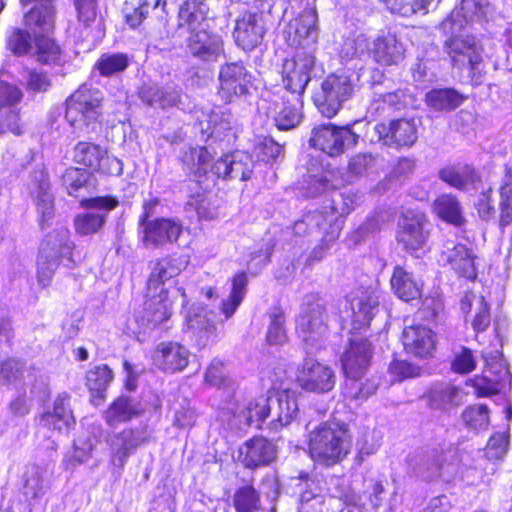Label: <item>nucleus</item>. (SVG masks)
Instances as JSON below:
<instances>
[{
  "label": "nucleus",
  "mask_w": 512,
  "mask_h": 512,
  "mask_svg": "<svg viewBox=\"0 0 512 512\" xmlns=\"http://www.w3.org/2000/svg\"><path fill=\"white\" fill-rule=\"evenodd\" d=\"M104 212H86L76 216L74 220L76 232L89 235L98 232L106 220Z\"/></svg>",
  "instance_id": "nucleus-57"
},
{
  "label": "nucleus",
  "mask_w": 512,
  "mask_h": 512,
  "mask_svg": "<svg viewBox=\"0 0 512 512\" xmlns=\"http://www.w3.org/2000/svg\"><path fill=\"white\" fill-rule=\"evenodd\" d=\"M402 341L405 351L418 358L431 356L435 348L434 333L430 328L421 324L405 327Z\"/></svg>",
  "instance_id": "nucleus-22"
},
{
  "label": "nucleus",
  "mask_w": 512,
  "mask_h": 512,
  "mask_svg": "<svg viewBox=\"0 0 512 512\" xmlns=\"http://www.w3.org/2000/svg\"><path fill=\"white\" fill-rule=\"evenodd\" d=\"M219 96L225 102H231L234 96L248 93L251 75L241 62H231L223 65L219 72Z\"/></svg>",
  "instance_id": "nucleus-16"
},
{
  "label": "nucleus",
  "mask_w": 512,
  "mask_h": 512,
  "mask_svg": "<svg viewBox=\"0 0 512 512\" xmlns=\"http://www.w3.org/2000/svg\"><path fill=\"white\" fill-rule=\"evenodd\" d=\"M314 65L315 57L305 51H298L292 59H287L282 69V82L286 90L284 95L302 97Z\"/></svg>",
  "instance_id": "nucleus-11"
},
{
  "label": "nucleus",
  "mask_w": 512,
  "mask_h": 512,
  "mask_svg": "<svg viewBox=\"0 0 512 512\" xmlns=\"http://www.w3.org/2000/svg\"><path fill=\"white\" fill-rule=\"evenodd\" d=\"M303 99L299 96L283 95L282 107L274 117L280 130H290L298 126L302 119Z\"/></svg>",
  "instance_id": "nucleus-37"
},
{
  "label": "nucleus",
  "mask_w": 512,
  "mask_h": 512,
  "mask_svg": "<svg viewBox=\"0 0 512 512\" xmlns=\"http://www.w3.org/2000/svg\"><path fill=\"white\" fill-rule=\"evenodd\" d=\"M187 49L201 60H216L224 51L222 37L208 30L207 26L189 32Z\"/></svg>",
  "instance_id": "nucleus-19"
},
{
  "label": "nucleus",
  "mask_w": 512,
  "mask_h": 512,
  "mask_svg": "<svg viewBox=\"0 0 512 512\" xmlns=\"http://www.w3.org/2000/svg\"><path fill=\"white\" fill-rule=\"evenodd\" d=\"M445 49L454 66L475 70L482 61V47L472 35L454 36L445 42Z\"/></svg>",
  "instance_id": "nucleus-15"
},
{
  "label": "nucleus",
  "mask_w": 512,
  "mask_h": 512,
  "mask_svg": "<svg viewBox=\"0 0 512 512\" xmlns=\"http://www.w3.org/2000/svg\"><path fill=\"white\" fill-rule=\"evenodd\" d=\"M73 160L92 171L106 175L119 176L123 172L122 161L93 142L79 141L73 148Z\"/></svg>",
  "instance_id": "nucleus-10"
},
{
  "label": "nucleus",
  "mask_w": 512,
  "mask_h": 512,
  "mask_svg": "<svg viewBox=\"0 0 512 512\" xmlns=\"http://www.w3.org/2000/svg\"><path fill=\"white\" fill-rule=\"evenodd\" d=\"M101 102L97 89L82 85L66 100L65 119L75 130L87 132L101 115Z\"/></svg>",
  "instance_id": "nucleus-7"
},
{
  "label": "nucleus",
  "mask_w": 512,
  "mask_h": 512,
  "mask_svg": "<svg viewBox=\"0 0 512 512\" xmlns=\"http://www.w3.org/2000/svg\"><path fill=\"white\" fill-rule=\"evenodd\" d=\"M362 377L347 378L344 387V395L347 399L365 401L378 390L379 383L376 378H368L364 382Z\"/></svg>",
  "instance_id": "nucleus-46"
},
{
  "label": "nucleus",
  "mask_w": 512,
  "mask_h": 512,
  "mask_svg": "<svg viewBox=\"0 0 512 512\" xmlns=\"http://www.w3.org/2000/svg\"><path fill=\"white\" fill-rule=\"evenodd\" d=\"M442 181L458 190H467L474 187L480 180L475 169L469 165L446 167L439 172Z\"/></svg>",
  "instance_id": "nucleus-39"
},
{
  "label": "nucleus",
  "mask_w": 512,
  "mask_h": 512,
  "mask_svg": "<svg viewBox=\"0 0 512 512\" xmlns=\"http://www.w3.org/2000/svg\"><path fill=\"white\" fill-rule=\"evenodd\" d=\"M426 103L438 111L454 110L459 107L464 97L451 88L433 89L426 94Z\"/></svg>",
  "instance_id": "nucleus-45"
},
{
  "label": "nucleus",
  "mask_w": 512,
  "mask_h": 512,
  "mask_svg": "<svg viewBox=\"0 0 512 512\" xmlns=\"http://www.w3.org/2000/svg\"><path fill=\"white\" fill-rule=\"evenodd\" d=\"M73 245L69 230L60 228L49 233L41 244L37 259V280L42 287L49 286L62 259L73 263Z\"/></svg>",
  "instance_id": "nucleus-5"
},
{
  "label": "nucleus",
  "mask_w": 512,
  "mask_h": 512,
  "mask_svg": "<svg viewBox=\"0 0 512 512\" xmlns=\"http://www.w3.org/2000/svg\"><path fill=\"white\" fill-rule=\"evenodd\" d=\"M433 210L439 218L456 226L462 225L464 222L460 203L451 194L438 196L433 203Z\"/></svg>",
  "instance_id": "nucleus-42"
},
{
  "label": "nucleus",
  "mask_w": 512,
  "mask_h": 512,
  "mask_svg": "<svg viewBox=\"0 0 512 512\" xmlns=\"http://www.w3.org/2000/svg\"><path fill=\"white\" fill-rule=\"evenodd\" d=\"M241 461L247 468H256L271 463L277 454L276 446L264 437H254L239 450Z\"/></svg>",
  "instance_id": "nucleus-24"
},
{
  "label": "nucleus",
  "mask_w": 512,
  "mask_h": 512,
  "mask_svg": "<svg viewBox=\"0 0 512 512\" xmlns=\"http://www.w3.org/2000/svg\"><path fill=\"white\" fill-rule=\"evenodd\" d=\"M106 442L111 450V463L118 468H123L131 453L144 442V437L138 430L124 429L108 436Z\"/></svg>",
  "instance_id": "nucleus-21"
},
{
  "label": "nucleus",
  "mask_w": 512,
  "mask_h": 512,
  "mask_svg": "<svg viewBox=\"0 0 512 512\" xmlns=\"http://www.w3.org/2000/svg\"><path fill=\"white\" fill-rule=\"evenodd\" d=\"M137 413V409L132 400L128 397L121 396L112 402L106 410L104 417L109 426H116L131 420Z\"/></svg>",
  "instance_id": "nucleus-44"
},
{
  "label": "nucleus",
  "mask_w": 512,
  "mask_h": 512,
  "mask_svg": "<svg viewBox=\"0 0 512 512\" xmlns=\"http://www.w3.org/2000/svg\"><path fill=\"white\" fill-rule=\"evenodd\" d=\"M143 310L136 315L137 321L145 329H150L167 320L171 315V302L164 288L159 292H149Z\"/></svg>",
  "instance_id": "nucleus-20"
},
{
  "label": "nucleus",
  "mask_w": 512,
  "mask_h": 512,
  "mask_svg": "<svg viewBox=\"0 0 512 512\" xmlns=\"http://www.w3.org/2000/svg\"><path fill=\"white\" fill-rule=\"evenodd\" d=\"M112 379V370L107 365H98L87 372L86 385L91 392L102 396Z\"/></svg>",
  "instance_id": "nucleus-54"
},
{
  "label": "nucleus",
  "mask_w": 512,
  "mask_h": 512,
  "mask_svg": "<svg viewBox=\"0 0 512 512\" xmlns=\"http://www.w3.org/2000/svg\"><path fill=\"white\" fill-rule=\"evenodd\" d=\"M442 257L460 276L467 279H474L477 275L475 266V255L473 251L462 244H454L448 241L442 251Z\"/></svg>",
  "instance_id": "nucleus-25"
},
{
  "label": "nucleus",
  "mask_w": 512,
  "mask_h": 512,
  "mask_svg": "<svg viewBox=\"0 0 512 512\" xmlns=\"http://www.w3.org/2000/svg\"><path fill=\"white\" fill-rule=\"evenodd\" d=\"M47 467L38 464H29L26 466L22 475V493L26 499L32 503L40 499L46 492Z\"/></svg>",
  "instance_id": "nucleus-34"
},
{
  "label": "nucleus",
  "mask_w": 512,
  "mask_h": 512,
  "mask_svg": "<svg viewBox=\"0 0 512 512\" xmlns=\"http://www.w3.org/2000/svg\"><path fill=\"white\" fill-rule=\"evenodd\" d=\"M464 398L462 390L447 383L435 384L429 391L428 400L432 408L449 409L458 406Z\"/></svg>",
  "instance_id": "nucleus-38"
},
{
  "label": "nucleus",
  "mask_w": 512,
  "mask_h": 512,
  "mask_svg": "<svg viewBox=\"0 0 512 512\" xmlns=\"http://www.w3.org/2000/svg\"><path fill=\"white\" fill-rule=\"evenodd\" d=\"M442 452L433 450L422 455L420 460L413 465V470L418 477L426 481L439 479Z\"/></svg>",
  "instance_id": "nucleus-50"
},
{
  "label": "nucleus",
  "mask_w": 512,
  "mask_h": 512,
  "mask_svg": "<svg viewBox=\"0 0 512 512\" xmlns=\"http://www.w3.org/2000/svg\"><path fill=\"white\" fill-rule=\"evenodd\" d=\"M510 434L508 431L496 432L490 438L486 446V454L491 459H500L508 451Z\"/></svg>",
  "instance_id": "nucleus-62"
},
{
  "label": "nucleus",
  "mask_w": 512,
  "mask_h": 512,
  "mask_svg": "<svg viewBox=\"0 0 512 512\" xmlns=\"http://www.w3.org/2000/svg\"><path fill=\"white\" fill-rule=\"evenodd\" d=\"M325 304L317 295L305 297L301 312L296 320V333L302 340L307 353H314L322 347L327 334Z\"/></svg>",
  "instance_id": "nucleus-4"
},
{
  "label": "nucleus",
  "mask_w": 512,
  "mask_h": 512,
  "mask_svg": "<svg viewBox=\"0 0 512 512\" xmlns=\"http://www.w3.org/2000/svg\"><path fill=\"white\" fill-rule=\"evenodd\" d=\"M182 163L197 182L210 172L217 179L246 181L250 179L254 162L245 152L236 151L211 163L212 155L206 147H188L181 156Z\"/></svg>",
  "instance_id": "nucleus-1"
},
{
  "label": "nucleus",
  "mask_w": 512,
  "mask_h": 512,
  "mask_svg": "<svg viewBox=\"0 0 512 512\" xmlns=\"http://www.w3.org/2000/svg\"><path fill=\"white\" fill-rule=\"evenodd\" d=\"M55 0H21L23 5L36 3V5L25 14V25L31 29H38L41 32L49 33L54 28Z\"/></svg>",
  "instance_id": "nucleus-27"
},
{
  "label": "nucleus",
  "mask_w": 512,
  "mask_h": 512,
  "mask_svg": "<svg viewBox=\"0 0 512 512\" xmlns=\"http://www.w3.org/2000/svg\"><path fill=\"white\" fill-rule=\"evenodd\" d=\"M190 352L184 346L174 342L160 343L154 353V364L165 372L182 371L189 363Z\"/></svg>",
  "instance_id": "nucleus-23"
},
{
  "label": "nucleus",
  "mask_w": 512,
  "mask_h": 512,
  "mask_svg": "<svg viewBox=\"0 0 512 512\" xmlns=\"http://www.w3.org/2000/svg\"><path fill=\"white\" fill-rule=\"evenodd\" d=\"M188 263L187 256H174L157 261L148 279V291L159 292L163 288L162 284L166 280L177 276L187 267Z\"/></svg>",
  "instance_id": "nucleus-30"
},
{
  "label": "nucleus",
  "mask_w": 512,
  "mask_h": 512,
  "mask_svg": "<svg viewBox=\"0 0 512 512\" xmlns=\"http://www.w3.org/2000/svg\"><path fill=\"white\" fill-rule=\"evenodd\" d=\"M429 222L421 212L407 211L399 220L397 240L407 251L422 249L429 237Z\"/></svg>",
  "instance_id": "nucleus-13"
},
{
  "label": "nucleus",
  "mask_w": 512,
  "mask_h": 512,
  "mask_svg": "<svg viewBox=\"0 0 512 512\" xmlns=\"http://www.w3.org/2000/svg\"><path fill=\"white\" fill-rule=\"evenodd\" d=\"M462 419L467 427L473 430L486 429L489 424V410L486 405L467 407L462 413Z\"/></svg>",
  "instance_id": "nucleus-60"
},
{
  "label": "nucleus",
  "mask_w": 512,
  "mask_h": 512,
  "mask_svg": "<svg viewBox=\"0 0 512 512\" xmlns=\"http://www.w3.org/2000/svg\"><path fill=\"white\" fill-rule=\"evenodd\" d=\"M186 322L191 330L203 333L205 336L211 335L216 330L214 322L208 318L203 307L189 310L186 314Z\"/></svg>",
  "instance_id": "nucleus-58"
},
{
  "label": "nucleus",
  "mask_w": 512,
  "mask_h": 512,
  "mask_svg": "<svg viewBox=\"0 0 512 512\" xmlns=\"http://www.w3.org/2000/svg\"><path fill=\"white\" fill-rule=\"evenodd\" d=\"M234 118L228 109L216 108L208 115V127L210 136L219 137L233 127Z\"/></svg>",
  "instance_id": "nucleus-56"
},
{
  "label": "nucleus",
  "mask_w": 512,
  "mask_h": 512,
  "mask_svg": "<svg viewBox=\"0 0 512 512\" xmlns=\"http://www.w3.org/2000/svg\"><path fill=\"white\" fill-rule=\"evenodd\" d=\"M208 6L204 0H186L179 8L177 27L192 32L207 26Z\"/></svg>",
  "instance_id": "nucleus-33"
},
{
  "label": "nucleus",
  "mask_w": 512,
  "mask_h": 512,
  "mask_svg": "<svg viewBox=\"0 0 512 512\" xmlns=\"http://www.w3.org/2000/svg\"><path fill=\"white\" fill-rule=\"evenodd\" d=\"M31 179V194L36 199L41 221L50 220L54 215V204L47 173L43 168L35 169L31 173Z\"/></svg>",
  "instance_id": "nucleus-29"
},
{
  "label": "nucleus",
  "mask_w": 512,
  "mask_h": 512,
  "mask_svg": "<svg viewBox=\"0 0 512 512\" xmlns=\"http://www.w3.org/2000/svg\"><path fill=\"white\" fill-rule=\"evenodd\" d=\"M318 14L314 8L304 9L291 23L295 37L302 46H310L317 42L319 36Z\"/></svg>",
  "instance_id": "nucleus-35"
},
{
  "label": "nucleus",
  "mask_w": 512,
  "mask_h": 512,
  "mask_svg": "<svg viewBox=\"0 0 512 512\" xmlns=\"http://www.w3.org/2000/svg\"><path fill=\"white\" fill-rule=\"evenodd\" d=\"M377 141L392 148L411 147L418 139L417 126L410 119H395L389 122L378 123L373 128Z\"/></svg>",
  "instance_id": "nucleus-12"
},
{
  "label": "nucleus",
  "mask_w": 512,
  "mask_h": 512,
  "mask_svg": "<svg viewBox=\"0 0 512 512\" xmlns=\"http://www.w3.org/2000/svg\"><path fill=\"white\" fill-rule=\"evenodd\" d=\"M35 55L37 60L43 64L58 65L62 62V52L59 45L51 38L38 35L35 36Z\"/></svg>",
  "instance_id": "nucleus-49"
},
{
  "label": "nucleus",
  "mask_w": 512,
  "mask_h": 512,
  "mask_svg": "<svg viewBox=\"0 0 512 512\" xmlns=\"http://www.w3.org/2000/svg\"><path fill=\"white\" fill-rule=\"evenodd\" d=\"M143 227L145 245L155 247L176 241L182 231L178 222L165 218L147 222Z\"/></svg>",
  "instance_id": "nucleus-26"
},
{
  "label": "nucleus",
  "mask_w": 512,
  "mask_h": 512,
  "mask_svg": "<svg viewBox=\"0 0 512 512\" xmlns=\"http://www.w3.org/2000/svg\"><path fill=\"white\" fill-rule=\"evenodd\" d=\"M359 76L355 73H333L321 84V90L315 95V104L327 118L335 116L343 103L349 100L357 87Z\"/></svg>",
  "instance_id": "nucleus-6"
},
{
  "label": "nucleus",
  "mask_w": 512,
  "mask_h": 512,
  "mask_svg": "<svg viewBox=\"0 0 512 512\" xmlns=\"http://www.w3.org/2000/svg\"><path fill=\"white\" fill-rule=\"evenodd\" d=\"M40 424L44 427L58 430L59 432L68 431L74 424V417L72 412H66V414L61 415L46 412L41 416Z\"/></svg>",
  "instance_id": "nucleus-63"
},
{
  "label": "nucleus",
  "mask_w": 512,
  "mask_h": 512,
  "mask_svg": "<svg viewBox=\"0 0 512 512\" xmlns=\"http://www.w3.org/2000/svg\"><path fill=\"white\" fill-rule=\"evenodd\" d=\"M91 437H88L86 441L78 440L74 443V454L67 461V467H75L76 465L86 462L90 457L97 443L103 434L101 425L93 424L90 426Z\"/></svg>",
  "instance_id": "nucleus-43"
},
{
  "label": "nucleus",
  "mask_w": 512,
  "mask_h": 512,
  "mask_svg": "<svg viewBox=\"0 0 512 512\" xmlns=\"http://www.w3.org/2000/svg\"><path fill=\"white\" fill-rule=\"evenodd\" d=\"M482 357L485 362L483 371L486 372V375L497 377L500 382L512 384V377L502 353L497 350H490L483 352Z\"/></svg>",
  "instance_id": "nucleus-48"
},
{
  "label": "nucleus",
  "mask_w": 512,
  "mask_h": 512,
  "mask_svg": "<svg viewBox=\"0 0 512 512\" xmlns=\"http://www.w3.org/2000/svg\"><path fill=\"white\" fill-rule=\"evenodd\" d=\"M372 357L370 342L361 336H355L349 342L341 362L347 378L362 377L370 365Z\"/></svg>",
  "instance_id": "nucleus-18"
},
{
  "label": "nucleus",
  "mask_w": 512,
  "mask_h": 512,
  "mask_svg": "<svg viewBox=\"0 0 512 512\" xmlns=\"http://www.w3.org/2000/svg\"><path fill=\"white\" fill-rule=\"evenodd\" d=\"M311 458L324 466L341 462L350 452V440L346 428L334 423H323L310 432Z\"/></svg>",
  "instance_id": "nucleus-3"
},
{
  "label": "nucleus",
  "mask_w": 512,
  "mask_h": 512,
  "mask_svg": "<svg viewBox=\"0 0 512 512\" xmlns=\"http://www.w3.org/2000/svg\"><path fill=\"white\" fill-rule=\"evenodd\" d=\"M139 97L150 107L165 109L180 101V92L174 89H161L157 86L144 85L139 91Z\"/></svg>",
  "instance_id": "nucleus-41"
},
{
  "label": "nucleus",
  "mask_w": 512,
  "mask_h": 512,
  "mask_svg": "<svg viewBox=\"0 0 512 512\" xmlns=\"http://www.w3.org/2000/svg\"><path fill=\"white\" fill-rule=\"evenodd\" d=\"M248 281V275L244 271L236 273L231 278L230 294L226 299L222 301L220 308L221 313L225 317V320L232 317V315L242 303L247 292Z\"/></svg>",
  "instance_id": "nucleus-40"
},
{
  "label": "nucleus",
  "mask_w": 512,
  "mask_h": 512,
  "mask_svg": "<svg viewBox=\"0 0 512 512\" xmlns=\"http://www.w3.org/2000/svg\"><path fill=\"white\" fill-rule=\"evenodd\" d=\"M63 185L71 196H77V191L84 186L87 181V173L76 167L66 169L62 177Z\"/></svg>",
  "instance_id": "nucleus-64"
},
{
  "label": "nucleus",
  "mask_w": 512,
  "mask_h": 512,
  "mask_svg": "<svg viewBox=\"0 0 512 512\" xmlns=\"http://www.w3.org/2000/svg\"><path fill=\"white\" fill-rule=\"evenodd\" d=\"M7 47L14 55L27 54L32 49L30 33L20 28H11L7 35Z\"/></svg>",
  "instance_id": "nucleus-59"
},
{
  "label": "nucleus",
  "mask_w": 512,
  "mask_h": 512,
  "mask_svg": "<svg viewBox=\"0 0 512 512\" xmlns=\"http://www.w3.org/2000/svg\"><path fill=\"white\" fill-rule=\"evenodd\" d=\"M359 135L350 126L325 124L312 130L310 143L329 156H338L357 145Z\"/></svg>",
  "instance_id": "nucleus-9"
},
{
  "label": "nucleus",
  "mask_w": 512,
  "mask_h": 512,
  "mask_svg": "<svg viewBox=\"0 0 512 512\" xmlns=\"http://www.w3.org/2000/svg\"><path fill=\"white\" fill-rule=\"evenodd\" d=\"M265 33L263 15L248 12L236 20L233 37L239 47L250 51L262 43Z\"/></svg>",
  "instance_id": "nucleus-17"
},
{
  "label": "nucleus",
  "mask_w": 512,
  "mask_h": 512,
  "mask_svg": "<svg viewBox=\"0 0 512 512\" xmlns=\"http://www.w3.org/2000/svg\"><path fill=\"white\" fill-rule=\"evenodd\" d=\"M471 386L478 397H490L511 387L507 383L500 382L497 377L486 375L485 371L482 372V375L476 376L471 380Z\"/></svg>",
  "instance_id": "nucleus-55"
},
{
  "label": "nucleus",
  "mask_w": 512,
  "mask_h": 512,
  "mask_svg": "<svg viewBox=\"0 0 512 512\" xmlns=\"http://www.w3.org/2000/svg\"><path fill=\"white\" fill-rule=\"evenodd\" d=\"M129 65V58L125 53H104L95 63V69L102 76H112L123 72Z\"/></svg>",
  "instance_id": "nucleus-51"
},
{
  "label": "nucleus",
  "mask_w": 512,
  "mask_h": 512,
  "mask_svg": "<svg viewBox=\"0 0 512 512\" xmlns=\"http://www.w3.org/2000/svg\"><path fill=\"white\" fill-rule=\"evenodd\" d=\"M274 418L267 424V429L277 433L289 425L297 416L299 407L294 393L282 390L277 393L276 407L272 406Z\"/></svg>",
  "instance_id": "nucleus-28"
},
{
  "label": "nucleus",
  "mask_w": 512,
  "mask_h": 512,
  "mask_svg": "<svg viewBox=\"0 0 512 512\" xmlns=\"http://www.w3.org/2000/svg\"><path fill=\"white\" fill-rule=\"evenodd\" d=\"M500 218L502 228L512 224V168L506 170L500 186Z\"/></svg>",
  "instance_id": "nucleus-52"
},
{
  "label": "nucleus",
  "mask_w": 512,
  "mask_h": 512,
  "mask_svg": "<svg viewBox=\"0 0 512 512\" xmlns=\"http://www.w3.org/2000/svg\"><path fill=\"white\" fill-rule=\"evenodd\" d=\"M439 479L445 482L455 480L460 473V458L454 451L442 453Z\"/></svg>",
  "instance_id": "nucleus-61"
},
{
  "label": "nucleus",
  "mask_w": 512,
  "mask_h": 512,
  "mask_svg": "<svg viewBox=\"0 0 512 512\" xmlns=\"http://www.w3.org/2000/svg\"><path fill=\"white\" fill-rule=\"evenodd\" d=\"M351 210L352 207L338 208L331 205L322 211L310 212L295 222L293 231L296 235H310L320 241V244L312 250L313 259L321 260L330 245L338 239L344 225L343 216Z\"/></svg>",
  "instance_id": "nucleus-2"
},
{
  "label": "nucleus",
  "mask_w": 512,
  "mask_h": 512,
  "mask_svg": "<svg viewBox=\"0 0 512 512\" xmlns=\"http://www.w3.org/2000/svg\"><path fill=\"white\" fill-rule=\"evenodd\" d=\"M349 302L356 320L362 325H368L378 310V296L371 289L354 290L349 296Z\"/></svg>",
  "instance_id": "nucleus-32"
},
{
  "label": "nucleus",
  "mask_w": 512,
  "mask_h": 512,
  "mask_svg": "<svg viewBox=\"0 0 512 512\" xmlns=\"http://www.w3.org/2000/svg\"><path fill=\"white\" fill-rule=\"evenodd\" d=\"M390 282L394 293L404 301L408 302L421 296L422 284L401 266L394 268Z\"/></svg>",
  "instance_id": "nucleus-36"
},
{
  "label": "nucleus",
  "mask_w": 512,
  "mask_h": 512,
  "mask_svg": "<svg viewBox=\"0 0 512 512\" xmlns=\"http://www.w3.org/2000/svg\"><path fill=\"white\" fill-rule=\"evenodd\" d=\"M354 45L356 55L360 56L367 51L376 63L383 66L397 65L404 59L403 44L390 33L380 35L371 42L364 35H359L355 38Z\"/></svg>",
  "instance_id": "nucleus-8"
},
{
  "label": "nucleus",
  "mask_w": 512,
  "mask_h": 512,
  "mask_svg": "<svg viewBox=\"0 0 512 512\" xmlns=\"http://www.w3.org/2000/svg\"><path fill=\"white\" fill-rule=\"evenodd\" d=\"M472 6H475L472 1L463 0L459 8L453 9L450 15L440 24V28L444 33L454 34L459 32L471 19L472 14L468 10Z\"/></svg>",
  "instance_id": "nucleus-53"
},
{
  "label": "nucleus",
  "mask_w": 512,
  "mask_h": 512,
  "mask_svg": "<svg viewBox=\"0 0 512 512\" xmlns=\"http://www.w3.org/2000/svg\"><path fill=\"white\" fill-rule=\"evenodd\" d=\"M233 505L236 512H259L260 494L252 485L241 486L234 492Z\"/></svg>",
  "instance_id": "nucleus-47"
},
{
  "label": "nucleus",
  "mask_w": 512,
  "mask_h": 512,
  "mask_svg": "<svg viewBox=\"0 0 512 512\" xmlns=\"http://www.w3.org/2000/svg\"><path fill=\"white\" fill-rule=\"evenodd\" d=\"M296 381L305 391L326 393L334 388L336 377L331 367L307 358L298 370Z\"/></svg>",
  "instance_id": "nucleus-14"
},
{
  "label": "nucleus",
  "mask_w": 512,
  "mask_h": 512,
  "mask_svg": "<svg viewBox=\"0 0 512 512\" xmlns=\"http://www.w3.org/2000/svg\"><path fill=\"white\" fill-rule=\"evenodd\" d=\"M271 396L269 394L259 395L249 399L244 405L238 406L234 415L246 425H255L262 429V424L272 412Z\"/></svg>",
  "instance_id": "nucleus-31"
}]
</instances>
